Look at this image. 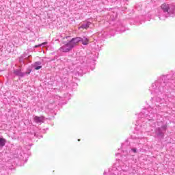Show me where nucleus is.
<instances>
[{"instance_id": "nucleus-1", "label": "nucleus", "mask_w": 175, "mask_h": 175, "mask_svg": "<svg viewBox=\"0 0 175 175\" xmlns=\"http://www.w3.org/2000/svg\"><path fill=\"white\" fill-rule=\"evenodd\" d=\"M175 86V72L167 75H161L151 84L149 87V91L154 97L151 98L152 107L143 109L138 114L139 120L135 123V133L137 135H143L144 131L150 132L152 128L157 126L154 131L156 137L163 139L166 131H167V124L163 121L155 120V117L159 111H163L167 107V103L163 98L166 96V92Z\"/></svg>"}, {"instance_id": "nucleus-2", "label": "nucleus", "mask_w": 175, "mask_h": 175, "mask_svg": "<svg viewBox=\"0 0 175 175\" xmlns=\"http://www.w3.org/2000/svg\"><path fill=\"white\" fill-rule=\"evenodd\" d=\"M135 132H136V127L135 128ZM137 135L135 143V146H129L125 145V144H122L121 148L122 150V154L118 161L114 163L113 167L107 171H105L104 175H131V167L129 165H126V162L129 161L131 157L133 159L137 152L139 150L137 149V146L142 144V140H144L143 134Z\"/></svg>"}, {"instance_id": "nucleus-3", "label": "nucleus", "mask_w": 175, "mask_h": 175, "mask_svg": "<svg viewBox=\"0 0 175 175\" xmlns=\"http://www.w3.org/2000/svg\"><path fill=\"white\" fill-rule=\"evenodd\" d=\"M175 16V5L167 4L166 3H163L160 8H158L156 12V17L161 21H165L166 18L169 17Z\"/></svg>"}, {"instance_id": "nucleus-4", "label": "nucleus", "mask_w": 175, "mask_h": 175, "mask_svg": "<svg viewBox=\"0 0 175 175\" xmlns=\"http://www.w3.org/2000/svg\"><path fill=\"white\" fill-rule=\"evenodd\" d=\"M73 48H75V46L72 45V42L69 41L61 47V50L63 53H69Z\"/></svg>"}, {"instance_id": "nucleus-5", "label": "nucleus", "mask_w": 175, "mask_h": 175, "mask_svg": "<svg viewBox=\"0 0 175 175\" xmlns=\"http://www.w3.org/2000/svg\"><path fill=\"white\" fill-rule=\"evenodd\" d=\"M70 42H71V44L73 45L74 47H76V46H77V44H79L80 42H81V37L74 38L72 40H70Z\"/></svg>"}, {"instance_id": "nucleus-6", "label": "nucleus", "mask_w": 175, "mask_h": 175, "mask_svg": "<svg viewBox=\"0 0 175 175\" xmlns=\"http://www.w3.org/2000/svg\"><path fill=\"white\" fill-rule=\"evenodd\" d=\"M14 75H15V76H18V77H24V73L23 72H21V68H18L16 70H14Z\"/></svg>"}, {"instance_id": "nucleus-7", "label": "nucleus", "mask_w": 175, "mask_h": 175, "mask_svg": "<svg viewBox=\"0 0 175 175\" xmlns=\"http://www.w3.org/2000/svg\"><path fill=\"white\" fill-rule=\"evenodd\" d=\"M33 120L36 124H40L44 122V116H35Z\"/></svg>"}, {"instance_id": "nucleus-8", "label": "nucleus", "mask_w": 175, "mask_h": 175, "mask_svg": "<svg viewBox=\"0 0 175 175\" xmlns=\"http://www.w3.org/2000/svg\"><path fill=\"white\" fill-rule=\"evenodd\" d=\"M91 25V22L86 21L84 22L80 27L79 29L81 28L82 29H87L88 28H90V26Z\"/></svg>"}, {"instance_id": "nucleus-9", "label": "nucleus", "mask_w": 175, "mask_h": 175, "mask_svg": "<svg viewBox=\"0 0 175 175\" xmlns=\"http://www.w3.org/2000/svg\"><path fill=\"white\" fill-rule=\"evenodd\" d=\"M33 68L36 70H39V69H42V62H36L33 64Z\"/></svg>"}, {"instance_id": "nucleus-10", "label": "nucleus", "mask_w": 175, "mask_h": 175, "mask_svg": "<svg viewBox=\"0 0 175 175\" xmlns=\"http://www.w3.org/2000/svg\"><path fill=\"white\" fill-rule=\"evenodd\" d=\"M6 144V139L3 137H0V150H2L5 145Z\"/></svg>"}, {"instance_id": "nucleus-11", "label": "nucleus", "mask_w": 175, "mask_h": 175, "mask_svg": "<svg viewBox=\"0 0 175 175\" xmlns=\"http://www.w3.org/2000/svg\"><path fill=\"white\" fill-rule=\"evenodd\" d=\"M81 42L82 44H83V46H87V44L90 43V40L85 37H83V38H81Z\"/></svg>"}, {"instance_id": "nucleus-12", "label": "nucleus", "mask_w": 175, "mask_h": 175, "mask_svg": "<svg viewBox=\"0 0 175 175\" xmlns=\"http://www.w3.org/2000/svg\"><path fill=\"white\" fill-rule=\"evenodd\" d=\"M69 70H70V67L64 68L62 70L64 75H69Z\"/></svg>"}, {"instance_id": "nucleus-13", "label": "nucleus", "mask_w": 175, "mask_h": 175, "mask_svg": "<svg viewBox=\"0 0 175 175\" xmlns=\"http://www.w3.org/2000/svg\"><path fill=\"white\" fill-rule=\"evenodd\" d=\"M42 46H47V42H43L42 44H39L38 45L34 46V49H38V47H42Z\"/></svg>"}, {"instance_id": "nucleus-14", "label": "nucleus", "mask_w": 175, "mask_h": 175, "mask_svg": "<svg viewBox=\"0 0 175 175\" xmlns=\"http://www.w3.org/2000/svg\"><path fill=\"white\" fill-rule=\"evenodd\" d=\"M135 9H137V10H142V5L141 4H136L135 5Z\"/></svg>"}, {"instance_id": "nucleus-15", "label": "nucleus", "mask_w": 175, "mask_h": 175, "mask_svg": "<svg viewBox=\"0 0 175 175\" xmlns=\"http://www.w3.org/2000/svg\"><path fill=\"white\" fill-rule=\"evenodd\" d=\"M31 72H32V70L28 69L27 71L23 72L24 73V77L26 76V75H31Z\"/></svg>"}, {"instance_id": "nucleus-16", "label": "nucleus", "mask_w": 175, "mask_h": 175, "mask_svg": "<svg viewBox=\"0 0 175 175\" xmlns=\"http://www.w3.org/2000/svg\"><path fill=\"white\" fill-rule=\"evenodd\" d=\"M118 31H120V32H125V27H122L121 29H120V27H118Z\"/></svg>"}, {"instance_id": "nucleus-17", "label": "nucleus", "mask_w": 175, "mask_h": 175, "mask_svg": "<svg viewBox=\"0 0 175 175\" xmlns=\"http://www.w3.org/2000/svg\"><path fill=\"white\" fill-rule=\"evenodd\" d=\"M24 58H27V55H23L21 57H20V59H24Z\"/></svg>"}, {"instance_id": "nucleus-18", "label": "nucleus", "mask_w": 175, "mask_h": 175, "mask_svg": "<svg viewBox=\"0 0 175 175\" xmlns=\"http://www.w3.org/2000/svg\"><path fill=\"white\" fill-rule=\"evenodd\" d=\"M73 64H74V63H73V62H72V63H71V65H73Z\"/></svg>"}, {"instance_id": "nucleus-19", "label": "nucleus", "mask_w": 175, "mask_h": 175, "mask_svg": "<svg viewBox=\"0 0 175 175\" xmlns=\"http://www.w3.org/2000/svg\"><path fill=\"white\" fill-rule=\"evenodd\" d=\"M116 155H120V154H119V153H118V154H116Z\"/></svg>"}, {"instance_id": "nucleus-20", "label": "nucleus", "mask_w": 175, "mask_h": 175, "mask_svg": "<svg viewBox=\"0 0 175 175\" xmlns=\"http://www.w3.org/2000/svg\"><path fill=\"white\" fill-rule=\"evenodd\" d=\"M78 142H80V139H78Z\"/></svg>"}, {"instance_id": "nucleus-21", "label": "nucleus", "mask_w": 175, "mask_h": 175, "mask_svg": "<svg viewBox=\"0 0 175 175\" xmlns=\"http://www.w3.org/2000/svg\"><path fill=\"white\" fill-rule=\"evenodd\" d=\"M79 59H77V61H78Z\"/></svg>"}, {"instance_id": "nucleus-22", "label": "nucleus", "mask_w": 175, "mask_h": 175, "mask_svg": "<svg viewBox=\"0 0 175 175\" xmlns=\"http://www.w3.org/2000/svg\"><path fill=\"white\" fill-rule=\"evenodd\" d=\"M79 59H77V61H78Z\"/></svg>"}, {"instance_id": "nucleus-23", "label": "nucleus", "mask_w": 175, "mask_h": 175, "mask_svg": "<svg viewBox=\"0 0 175 175\" xmlns=\"http://www.w3.org/2000/svg\"><path fill=\"white\" fill-rule=\"evenodd\" d=\"M69 38V36H68V37H66V38Z\"/></svg>"}, {"instance_id": "nucleus-24", "label": "nucleus", "mask_w": 175, "mask_h": 175, "mask_svg": "<svg viewBox=\"0 0 175 175\" xmlns=\"http://www.w3.org/2000/svg\"><path fill=\"white\" fill-rule=\"evenodd\" d=\"M0 72H1V70H0Z\"/></svg>"}]
</instances>
